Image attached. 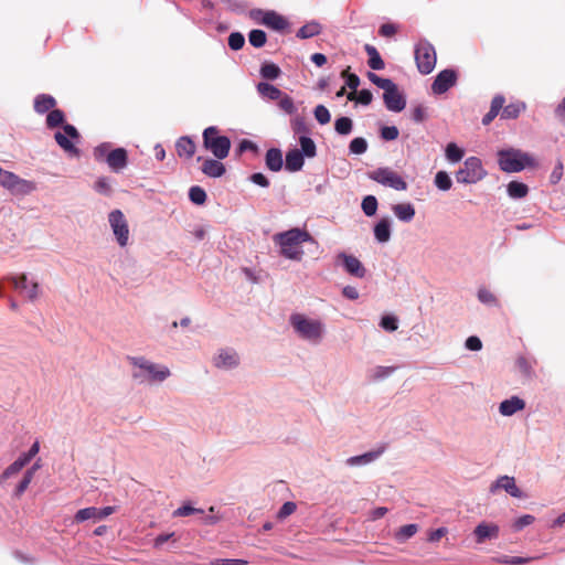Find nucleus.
Instances as JSON below:
<instances>
[{"instance_id":"1","label":"nucleus","mask_w":565,"mask_h":565,"mask_svg":"<svg viewBox=\"0 0 565 565\" xmlns=\"http://www.w3.org/2000/svg\"><path fill=\"white\" fill-rule=\"evenodd\" d=\"M274 244L279 248V254L286 259L300 262L303 258V243H316L311 234L299 227L276 233L273 236Z\"/></svg>"},{"instance_id":"2","label":"nucleus","mask_w":565,"mask_h":565,"mask_svg":"<svg viewBox=\"0 0 565 565\" xmlns=\"http://www.w3.org/2000/svg\"><path fill=\"white\" fill-rule=\"evenodd\" d=\"M504 103L505 98L503 95H495L492 98L490 109L482 118L484 126L492 122L500 113L501 119H516L526 109V105L523 102H514L505 106Z\"/></svg>"},{"instance_id":"3","label":"nucleus","mask_w":565,"mask_h":565,"mask_svg":"<svg viewBox=\"0 0 565 565\" xmlns=\"http://www.w3.org/2000/svg\"><path fill=\"white\" fill-rule=\"evenodd\" d=\"M130 363L138 369L132 376L140 382H162L170 376V370L159 366L143 356L129 358Z\"/></svg>"},{"instance_id":"4","label":"nucleus","mask_w":565,"mask_h":565,"mask_svg":"<svg viewBox=\"0 0 565 565\" xmlns=\"http://www.w3.org/2000/svg\"><path fill=\"white\" fill-rule=\"evenodd\" d=\"M203 146L218 159H225L231 150V140L226 136H221L215 126H210L203 131Z\"/></svg>"},{"instance_id":"5","label":"nucleus","mask_w":565,"mask_h":565,"mask_svg":"<svg viewBox=\"0 0 565 565\" xmlns=\"http://www.w3.org/2000/svg\"><path fill=\"white\" fill-rule=\"evenodd\" d=\"M290 322L301 338L312 342L320 341L323 324L319 320L307 319L305 316L296 313L290 317Z\"/></svg>"},{"instance_id":"6","label":"nucleus","mask_w":565,"mask_h":565,"mask_svg":"<svg viewBox=\"0 0 565 565\" xmlns=\"http://www.w3.org/2000/svg\"><path fill=\"white\" fill-rule=\"evenodd\" d=\"M0 185L13 195H28L36 190V184L33 181L22 179L2 168H0Z\"/></svg>"},{"instance_id":"7","label":"nucleus","mask_w":565,"mask_h":565,"mask_svg":"<svg viewBox=\"0 0 565 565\" xmlns=\"http://www.w3.org/2000/svg\"><path fill=\"white\" fill-rule=\"evenodd\" d=\"M486 175L487 171L483 169L481 160L477 157H469L456 172V180L458 183L471 184L479 182Z\"/></svg>"},{"instance_id":"8","label":"nucleus","mask_w":565,"mask_h":565,"mask_svg":"<svg viewBox=\"0 0 565 565\" xmlns=\"http://www.w3.org/2000/svg\"><path fill=\"white\" fill-rule=\"evenodd\" d=\"M500 169L504 172L522 171L531 162V158L518 150H501L498 153Z\"/></svg>"},{"instance_id":"9","label":"nucleus","mask_w":565,"mask_h":565,"mask_svg":"<svg viewBox=\"0 0 565 565\" xmlns=\"http://www.w3.org/2000/svg\"><path fill=\"white\" fill-rule=\"evenodd\" d=\"M415 61L419 73H431L437 61L434 46L427 41H420L415 47Z\"/></svg>"},{"instance_id":"10","label":"nucleus","mask_w":565,"mask_h":565,"mask_svg":"<svg viewBox=\"0 0 565 565\" xmlns=\"http://www.w3.org/2000/svg\"><path fill=\"white\" fill-rule=\"evenodd\" d=\"M367 175L371 180L396 191L407 190V182L391 168H379L369 172Z\"/></svg>"},{"instance_id":"11","label":"nucleus","mask_w":565,"mask_h":565,"mask_svg":"<svg viewBox=\"0 0 565 565\" xmlns=\"http://www.w3.org/2000/svg\"><path fill=\"white\" fill-rule=\"evenodd\" d=\"M108 222L116 236L117 243L125 247L129 241V227L128 222L120 210H114L108 215Z\"/></svg>"},{"instance_id":"12","label":"nucleus","mask_w":565,"mask_h":565,"mask_svg":"<svg viewBox=\"0 0 565 565\" xmlns=\"http://www.w3.org/2000/svg\"><path fill=\"white\" fill-rule=\"evenodd\" d=\"M63 131H57L54 135L56 143L70 156L79 157V149L68 139H79L78 130L71 124L63 125Z\"/></svg>"},{"instance_id":"13","label":"nucleus","mask_w":565,"mask_h":565,"mask_svg":"<svg viewBox=\"0 0 565 565\" xmlns=\"http://www.w3.org/2000/svg\"><path fill=\"white\" fill-rule=\"evenodd\" d=\"M383 99L386 108L391 111H402L406 106V100L404 95L398 90V87L395 83H392L384 90Z\"/></svg>"},{"instance_id":"14","label":"nucleus","mask_w":565,"mask_h":565,"mask_svg":"<svg viewBox=\"0 0 565 565\" xmlns=\"http://www.w3.org/2000/svg\"><path fill=\"white\" fill-rule=\"evenodd\" d=\"M457 82V73L454 70H444L436 76L433 85L431 90L434 94H444L446 93L450 87H452Z\"/></svg>"},{"instance_id":"15","label":"nucleus","mask_w":565,"mask_h":565,"mask_svg":"<svg viewBox=\"0 0 565 565\" xmlns=\"http://www.w3.org/2000/svg\"><path fill=\"white\" fill-rule=\"evenodd\" d=\"M106 162L113 171L119 172L128 163V156L126 149L116 148L109 151L106 156Z\"/></svg>"},{"instance_id":"16","label":"nucleus","mask_w":565,"mask_h":565,"mask_svg":"<svg viewBox=\"0 0 565 565\" xmlns=\"http://www.w3.org/2000/svg\"><path fill=\"white\" fill-rule=\"evenodd\" d=\"M339 259L343 260L344 269L352 276L363 278L365 276V268L362 263L352 255H347L345 253H340L338 255Z\"/></svg>"},{"instance_id":"17","label":"nucleus","mask_w":565,"mask_h":565,"mask_svg":"<svg viewBox=\"0 0 565 565\" xmlns=\"http://www.w3.org/2000/svg\"><path fill=\"white\" fill-rule=\"evenodd\" d=\"M498 489H503L510 495L514 498H522V491L516 487L515 480L513 477L502 476L500 477L490 488L491 492H494Z\"/></svg>"},{"instance_id":"18","label":"nucleus","mask_w":565,"mask_h":565,"mask_svg":"<svg viewBox=\"0 0 565 565\" xmlns=\"http://www.w3.org/2000/svg\"><path fill=\"white\" fill-rule=\"evenodd\" d=\"M477 543H483L486 540L497 539L499 535V526L493 523L482 522L473 531Z\"/></svg>"},{"instance_id":"19","label":"nucleus","mask_w":565,"mask_h":565,"mask_svg":"<svg viewBox=\"0 0 565 565\" xmlns=\"http://www.w3.org/2000/svg\"><path fill=\"white\" fill-rule=\"evenodd\" d=\"M524 408L525 402L519 396H512L509 399H504L499 406L500 414L503 416H512Z\"/></svg>"},{"instance_id":"20","label":"nucleus","mask_w":565,"mask_h":565,"mask_svg":"<svg viewBox=\"0 0 565 565\" xmlns=\"http://www.w3.org/2000/svg\"><path fill=\"white\" fill-rule=\"evenodd\" d=\"M216 367L231 369L238 365V355L234 350H221L218 355L214 359Z\"/></svg>"},{"instance_id":"21","label":"nucleus","mask_w":565,"mask_h":565,"mask_svg":"<svg viewBox=\"0 0 565 565\" xmlns=\"http://www.w3.org/2000/svg\"><path fill=\"white\" fill-rule=\"evenodd\" d=\"M262 23L276 31H282L288 26V21L275 11L265 12Z\"/></svg>"},{"instance_id":"22","label":"nucleus","mask_w":565,"mask_h":565,"mask_svg":"<svg viewBox=\"0 0 565 565\" xmlns=\"http://www.w3.org/2000/svg\"><path fill=\"white\" fill-rule=\"evenodd\" d=\"M196 146L190 137H181L175 143V150L180 158L191 159L195 153Z\"/></svg>"},{"instance_id":"23","label":"nucleus","mask_w":565,"mask_h":565,"mask_svg":"<svg viewBox=\"0 0 565 565\" xmlns=\"http://www.w3.org/2000/svg\"><path fill=\"white\" fill-rule=\"evenodd\" d=\"M225 171V166L218 159H206L203 161L202 172L210 178H220Z\"/></svg>"},{"instance_id":"24","label":"nucleus","mask_w":565,"mask_h":565,"mask_svg":"<svg viewBox=\"0 0 565 565\" xmlns=\"http://www.w3.org/2000/svg\"><path fill=\"white\" fill-rule=\"evenodd\" d=\"M56 106V99L49 94H40L34 98V110L42 115L51 111Z\"/></svg>"},{"instance_id":"25","label":"nucleus","mask_w":565,"mask_h":565,"mask_svg":"<svg viewBox=\"0 0 565 565\" xmlns=\"http://www.w3.org/2000/svg\"><path fill=\"white\" fill-rule=\"evenodd\" d=\"M534 364L535 361L527 359L526 356L519 355L515 359V370L521 374V376L525 380H530L534 375Z\"/></svg>"},{"instance_id":"26","label":"nucleus","mask_w":565,"mask_h":565,"mask_svg":"<svg viewBox=\"0 0 565 565\" xmlns=\"http://www.w3.org/2000/svg\"><path fill=\"white\" fill-rule=\"evenodd\" d=\"M305 163L303 154L298 149H292L286 154V169L290 172L299 171Z\"/></svg>"},{"instance_id":"27","label":"nucleus","mask_w":565,"mask_h":565,"mask_svg":"<svg viewBox=\"0 0 565 565\" xmlns=\"http://www.w3.org/2000/svg\"><path fill=\"white\" fill-rule=\"evenodd\" d=\"M265 161H266V167L274 171V172H277L281 169L282 167V153L279 149L277 148H270L267 150L266 152V158H265Z\"/></svg>"},{"instance_id":"28","label":"nucleus","mask_w":565,"mask_h":565,"mask_svg":"<svg viewBox=\"0 0 565 565\" xmlns=\"http://www.w3.org/2000/svg\"><path fill=\"white\" fill-rule=\"evenodd\" d=\"M392 210L394 215L403 222H411L415 216V207L411 203L395 204Z\"/></svg>"},{"instance_id":"29","label":"nucleus","mask_w":565,"mask_h":565,"mask_svg":"<svg viewBox=\"0 0 565 565\" xmlns=\"http://www.w3.org/2000/svg\"><path fill=\"white\" fill-rule=\"evenodd\" d=\"M374 236L380 243H386L391 238V222L384 217L374 226Z\"/></svg>"},{"instance_id":"30","label":"nucleus","mask_w":565,"mask_h":565,"mask_svg":"<svg viewBox=\"0 0 565 565\" xmlns=\"http://www.w3.org/2000/svg\"><path fill=\"white\" fill-rule=\"evenodd\" d=\"M364 50L369 56L367 64L372 70L380 71L385 67V63L382 60V57L375 46H373L371 44H365Z\"/></svg>"},{"instance_id":"31","label":"nucleus","mask_w":565,"mask_h":565,"mask_svg":"<svg viewBox=\"0 0 565 565\" xmlns=\"http://www.w3.org/2000/svg\"><path fill=\"white\" fill-rule=\"evenodd\" d=\"M40 469V465L35 462L31 468H28L15 488V497H21L31 483L34 473Z\"/></svg>"},{"instance_id":"32","label":"nucleus","mask_w":565,"mask_h":565,"mask_svg":"<svg viewBox=\"0 0 565 565\" xmlns=\"http://www.w3.org/2000/svg\"><path fill=\"white\" fill-rule=\"evenodd\" d=\"M257 90L263 97L271 100L279 99L282 95V92L279 88L266 82L259 83L257 85Z\"/></svg>"},{"instance_id":"33","label":"nucleus","mask_w":565,"mask_h":565,"mask_svg":"<svg viewBox=\"0 0 565 565\" xmlns=\"http://www.w3.org/2000/svg\"><path fill=\"white\" fill-rule=\"evenodd\" d=\"M64 122H65V114L63 110L55 109V107H54L51 111L47 113L46 120H45L47 128L54 129L60 126L63 127V125H65Z\"/></svg>"},{"instance_id":"34","label":"nucleus","mask_w":565,"mask_h":565,"mask_svg":"<svg viewBox=\"0 0 565 565\" xmlns=\"http://www.w3.org/2000/svg\"><path fill=\"white\" fill-rule=\"evenodd\" d=\"M529 188L525 183L519 181H511L508 184V194L512 199H522L527 195Z\"/></svg>"},{"instance_id":"35","label":"nucleus","mask_w":565,"mask_h":565,"mask_svg":"<svg viewBox=\"0 0 565 565\" xmlns=\"http://www.w3.org/2000/svg\"><path fill=\"white\" fill-rule=\"evenodd\" d=\"M349 70H350V67L344 70L341 73V76L345 78V84L348 85V87H350L352 89V92L348 94V99L353 100V99H355V90L360 85V78L358 75L349 73Z\"/></svg>"},{"instance_id":"36","label":"nucleus","mask_w":565,"mask_h":565,"mask_svg":"<svg viewBox=\"0 0 565 565\" xmlns=\"http://www.w3.org/2000/svg\"><path fill=\"white\" fill-rule=\"evenodd\" d=\"M321 32V25L318 22H310L302 25L298 32L297 36L300 39H309L315 35H318Z\"/></svg>"},{"instance_id":"37","label":"nucleus","mask_w":565,"mask_h":565,"mask_svg":"<svg viewBox=\"0 0 565 565\" xmlns=\"http://www.w3.org/2000/svg\"><path fill=\"white\" fill-rule=\"evenodd\" d=\"M353 121L349 117H340L334 122V129L339 135H349L352 131Z\"/></svg>"},{"instance_id":"38","label":"nucleus","mask_w":565,"mask_h":565,"mask_svg":"<svg viewBox=\"0 0 565 565\" xmlns=\"http://www.w3.org/2000/svg\"><path fill=\"white\" fill-rule=\"evenodd\" d=\"M300 146H301V153L308 158H312L316 156V143L315 141L306 136L300 137Z\"/></svg>"},{"instance_id":"39","label":"nucleus","mask_w":565,"mask_h":565,"mask_svg":"<svg viewBox=\"0 0 565 565\" xmlns=\"http://www.w3.org/2000/svg\"><path fill=\"white\" fill-rule=\"evenodd\" d=\"M260 75L266 79H276L280 75V68L274 63H264Z\"/></svg>"},{"instance_id":"40","label":"nucleus","mask_w":565,"mask_h":565,"mask_svg":"<svg viewBox=\"0 0 565 565\" xmlns=\"http://www.w3.org/2000/svg\"><path fill=\"white\" fill-rule=\"evenodd\" d=\"M465 152L455 142H450L446 147V157L450 162H458L462 159Z\"/></svg>"},{"instance_id":"41","label":"nucleus","mask_w":565,"mask_h":565,"mask_svg":"<svg viewBox=\"0 0 565 565\" xmlns=\"http://www.w3.org/2000/svg\"><path fill=\"white\" fill-rule=\"evenodd\" d=\"M74 519L78 523L84 522L86 520H90V519L98 520L97 508L90 507V508L81 509L76 512Z\"/></svg>"},{"instance_id":"42","label":"nucleus","mask_w":565,"mask_h":565,"mask_svg":"<svg viewBox=\"0 0 565 565\" xmlns=\"http://www.w3.org/2000/svg\"><path fill=\"white\" fill-rule=\"evenodd\" d=\"M435 184L441 191H448L451 185V179L446 171H438L435 177Z\"/></svg>"},{"instance_id":"43","label":"nucleus","mask_w":565,"mask_h":565,"mask_svg":"<svg viewBox=\"0 0 565 565\" xmlns=\"http://www.w3.org/2000/svg\"><path fill=\"white\" fill-rule=\"evenodd\" d=\"M361 206L366 216H373L377 210V200L373 195H367L363 199Z\"/></svg>"},{"instance_id":"44","label":"nucleus","mask_w":565,"mask_h":565,"mask_svg":"<svg viewBox=\"0 0 565 565\" xmlns=\"http://www.w3.org/2000/svg\"><path fill=\"white\" fill-rule=\"evenodd\" d=\"M249 43L255 47H262L266 43V33L263 30H252L248 34Z\"/></svg>"},{"instance_id":"45","label":"nucleus","mask_w":565,"mask_h":565,"mask_svg":"<svg viewBox=\"0 0 565 565\" xmlns=\"http://www.w3.org/2000/svg\"><path fill=\"white\" fill-rule=\"evenodd\" d=\"M189 198L194 204L201 205L206 201V193L201 186L194 185L190 188Z\"/></svg>"},{"instance_id":"46","label":"nucleus","mask_w":565,"mask_h":565,"mask_svg":"<svg viewBox=\"0 0 565 565\" xmlns=\"http://www.w3.org/2000/svg\"><path fill=\"white\" fill-rule=\"evenodd\" d=\"M349 149L351 153L362 154L367 150V142L364 138L356 137L351 140Z\"/></svg>"},{"instance_id":"47","label":"nucleus","mask_w":565,"mask_h":565,"mask_svg":"<svg viewBox=\"0 0 565 565\" xmlns=\"http://www.w3.org/2000/svg\"><path fill=\"white\" fill-rule=\"evenodd\" d=\"M26 461H13L1 475V480L10 479L22 471Z\"/></svg>"},{"instance_id":"48","label":"nucleus","mask_w":565,"mask_h":565,"mask_svg":"<svg viewBox=\"0 0 565 565\" xmlns=\"http://www.w3.org/2000/svg\"><path fill=\"white\" fill-rule=\"evenodd\" d=\"M478 299L486 305L498 306L497 297L486 287H481L478 290Z\"/></svg>"},{"instance_id":"49","label":"nucleus","mask_w":565,"mask_h":565,"mask_svg":"<svg viewBox=\"0 0 565 565\" xmlns=\"http://www.w3.org/2000/svg\"><path fill=\"white\" fill-rule=\"evenodd\" d=\"M245 44V38L239 32H233L228 36V46L234 50H241Z\"/></svg>"},{"instance_id":"50","label":"nucleus","mask_w":565,"mask_h":565,"mask_svg":"<svg viewBox=\"0 0 565 565\" xmlns=\"http://www.w3.org/2000/svg\"><path fill=\"white\" fill-rule=\"evenodd\" d=\"M315 117L317 119V121L320 124V125H326L330 121V113L328 110L327 107H324L323 105H318L316 108H315Z\"/></svg>"},{"instance_id":"51","label":"nucleus","mask_w":565,"mask_h":565,"mask_svg":"<svg viewBox=\"0 0 565 565\" xmlns=\"http://www.w3.org/2000/svg\"><path fill=\"white\" fill-rule=\"evenodd\" d=\"M278 106L285 113L290 114V115L296 111V107H295L292 98L284 93H282L281 97L279 98Z\"/></svg>"},{"instance_id":"52","label":"nucleus","mask_w":565,"mask_h":565,"mask_svg":"<svg viewBox=\"0 0 565 565\" xmlns=\"http://www.w3.org/2000/svg\"><path fill=\"white\" fill-rule=\"evenodd\" d=\"M194 513L203 514L204 511L202 509L193 508L191 504H183L182 507H180L179 509H177L173 512V515L174 516H189Z\"/></svg>"},{"instance_id":"53","label":"nucleus","mask_w":565,"mask_h":565,"mask_svg":"<svg viewBox=\"0 0 565 565\" xmlns=\"http://www.w3.org/2000/svg\"><path fill=\"white\" fill-rule=\"evenodd\" d=\"M398 129L395 126H384L381 129V137L386 141H392L398 138Z\"/></svg>"},{"instance_id":"54","label":"nucleus","mask_w":565,"mask_h":565,"mask_svg":"<svg viewBox=\"0 0 565 565\" xmlns=\"http://www.w3.org/2000/svg\"><path fill=\"white\" fill-rule=\"evenodd\" d=\"M94 188L98 193H102L104 195H110L111 193V186L107 178L104 177L98 178V180L95 182Z\"/></svg>"},{"instance_id":"55","label":"nucleus","mask_w":565,"mask_h":565,"mask_svg":"<svg viewBox=\"0 0 565 565\" xmlns=\"http://www.w3.org/2000/svg\"><path fill=\"white\" fill-rule=\"evenodd\" d=\"M367 78L374 84L376 85L377 87L382 88V89H386L387 86H390L393 82L388 78H382L380 77L379 75H376L375 73H372V72H369L367 73Z\"/></svg>"},{"instance_id":"56","label":"nucleus","mask_w":565,"mask_h":565,"mask_svg":"<svg viewBox=\"0 0 565 565\" xmlns=\"http://www.w3.org/2000/svg\"><path fill=\"white\" fill-rule=\"evenodd\" d=\"M248 562L241 558H214L210 565H247Z\"/></svg>"},{"instance_id":"57","label":"nucleus","mask_w":565,"mask_h":565,"mask_svg":"<svg viewBox=\"0 0 565 565\" xmlns=\"http://www.w3.org/2000/svg\"><path fill=\"white\" fill-rule=\"evenodd\" d=\"M418 526L416 524H407L399 529L397 536L401 540H406L416 534Z\"/></svg>"},{"instance_id":"58","label":"nucleus","mask_w":565,"mask_h":565,"mask_svg":"<svg viewBox=\"0 0 565 565\" xmlns=\"http://www.w3.org/2000/svg\"><path fill=\"white\" fill-rule=\"evenodd\" d=\"M380 326L386 331H395L397 329V319L394 316H384L381 319Z\"/></svg>"},{"instance_id":"59","label":"nucleus","mask_w":565,"mask_h":565,"mask_svg":"<svg viewBox=\"0 0 565 565\" xmlns=\"http://www.w3.org/2000/svg\"><path fill=\"white\" fill-rule=\"evenodd\" d=\"M535 521V518L531 514H525L516 519L513 523V529L520 531L523 527L531 525Z\"/></svg>"},{"instance_id":"60","label":"nucleus","mask_w":565,"mask_h":565,"mask_svg":"<svg viewBox=\"0 0 565 565\" xmlns=\"http://www.w3.org/2000/svg\"><path fill=\"white\" fill-rule=\"evenodd\" d=\"M397 33V26L394 23H384L379 29V34L384 38H392Z\"/></svg>"},{"instance_id":"61","label":"nucleus","mask_w":565,"mask_h":565,"mask_svg":"<svg viewBox=\"0 0 565 565\" xmlns=\"http://www.w3.org/2000/svg\"><path fill=\"white\" fill-rule=\"evenodd\" d=\"M296 509H297L296 503L290 502V501L285 502L282 504V507L280 508V510L278 511L277 515L279 519H285V518L289 516L290 514H292L296 511Z\"/></svg>"},{"instance_id":"62","label":"nucleus","mask_w":565,"mask_h":565,"mask_svg":"<svg viewBox=\"0 0 565 565\" xmlns=\"http://www.w3.org/2000/svg\"><path fill=\"white\" fill-rule=\"evenodd\" d=\"M395 370H396V367H394V366H377L375 369V371H374V379L379 380V379H383L385 376H388Z\"/></svg>"},{"instance_id":"63","label":"nucleus","mask_w":565,"mask_h":565,"mask_svg":"<svg viewBox=\"0 0 565 565\" xmlns=\"http://www.w3.org/2000/svg\"><path fill=\"white\" fill-rule=\"evenodd\" d=\"M466 348L471 351H479L482 348V342L478 337L471 335L466 340Z\"/></svg>"},{"instance_id":"64","label":"nucleus","mask_w":565,"mask_h":565,"mask_svg":"<svg viewBox=\"0 0 565 565\" xmlns=\"http://www.w3.org/2000/svg\"><path fill=\"white\" fill-rule=\"evenodd\" d=\"M563 177V163L561 161L557 162L554 170L550 175L551 183L556 184Z\"/></svg>"}]
</instances>
